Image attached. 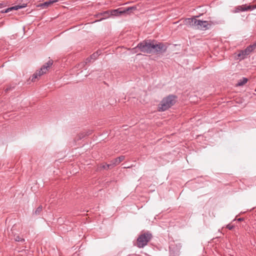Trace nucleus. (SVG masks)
Instances as JSON below:
<instances>
[{
    "instance_id": "nucleus-1",
    "label": "nucleus",
    "mask_w": 256,
    "mask_h": 256,
    "mask_svg": "<svg viewBox=\"0 0 256 256\" xmlns=\"http://www.w3.org/2000/svg\"><path fill=\"white\" fill-rule=\"evenodd\" d=\"M176 96L173 94L164 98L158 105V111L164 112L168 110L176 104Z\"/></svg>"
},
{
    "instance_id": "nucleus-2",
    "label": "nucleus",
    "mask_w": 256,
    "mask_h": 256,
    "mask_svg": "<svg viewBox=\"0 0 256 256\" xmlns=\"http://www.w3.org/2000/svg\"><path fill=\"white\" fill-rule=\"evenodd\" d=\"M154 42H155L154 40H145L139 43L135 48H138L140 52L144 53L152 54L154 51Z\"/></svg>"
},
{
    "instance_id": "nucleus-3",
    "label": "nucleus",
    "mask_w": 256,
    "mask_h": 256,
    "mask_svg": "<svg viewBox=\"0 0 256 256\" xmlns=\"http://www.w3.org/2000/svg\"><path fill=\"white\" fill-rule=\"evenodd\" d=\"M53 64V60H50L46 63L43 65L39 70H37L34 74H32L31 77V80L33 82L38 80L39 78L44 74H46L48 70V68Z\"/></svg>"
},
{
    "instance_id": "nucleus-4",
    "label": "nucleus",
    "mask_w": 256,
    "mask_h": 256,
    "mask_svg": "<svg viewBox=\"0 0 256 256\" xmlns=\"http://www.w3.org/2000/svg\"><path fill=\"white\" fill-rule=\"evenodd\" d=\"M53 64V60H50L46 63L43 65L39 70H37L34 74H32L31 77V80L33 82L38 80L39 78L44 74H46L48 70V68Z\"/></svg>"
},
{
    "instance_id": "nucleus-5",
    "label": "nucleus",
    "mask_w": 256,
    "mask_h": 256,
    "mask_svg": "<svg viewBox=\"0 0 256 256\" xmlns=\"http://www.w3.org/2000/svg\"><path fill=\"white\" fill-rule=\"evenodd\" d=\"M152 237V234L149 232L140 234L137 238V246L138 248H143L147 245Z\"/></svg>"
},
{
    "instance_id": "nucleus-6",
    "label": "nucleus",
    "mask_w": 256,
    "mask_h": 256,
    "mask_svg": "<svg viewBox=\"0 0 256 256\" xmlns=\"http://www.w3.org/2000/svg\"><path fill=\"white\" fill-rule=\"evenodd\" d=\"M215 23L216 22L212 21L201 20H198L196 24V28L203 30H208L212 26L214 25Z\"/></svg>"
},
{
    "instance_id": "nucleus-7",
    "label": "nucleus",
    "mask_w": 256,
    "mask_h": 256,
    "mask_svg": "<svg viewBox=\"0 0 256 256\" xmlns=\"http://www.w3.org/2000/svg\"><path fill=\"white\" fill-rule=\"evenodd\" d=\"M154 51L152 53L163 54L165 52L168 48L166 44L162 42H158V44H154V42L153 44Z\"/></svg>"
},
{
    "instance_id": "nucleus-8",
    "label": "nucleus",
    "mask_w": 256,
    "mask_h": 256,
    "mask_svg": "<svg viewBox=\"0 0 256 256\" xmlns=\"http://www.w3.org/2000/svg\"><path fill=\"white\" fill-rule=\"evenodd\" d=\"M195 18H187L184 20V23L188 26L196 28V24L198 22Z\"/></svg>"
},
{
    "instance_id": "nucleus-9",
    "label": "nucleus",
    "mask_w": 256,
    "mask_h": 256,
    "mask_svg": "<svg viewBox=\"0 0 256 256\" xmlns=\"http://www.w3.org/2000/svg\"><path fill=\"white\" fill-rule=\"evenodd\" d=\"M58 2V0H49L43 3L38 4L37 7L41 8H46L50 6L51 4Z\"/></svg>"
},
{
    "instance_id": "nucleus-10",
    "label": "nucleus",
    "mask_w": 256,
    "mask_h": 256,
    "mask_svg": "<svg viewBox=\"0 0 256 256\" xmlns=\"http://www.w3.org/2000/svg\"><path fill=\"white\" fill-rule=\"evenodd\" d=\"M26 6V4H22V5H17V6H14L8 8L4 10H2L1 12H2V13L8 12L11 10H18L20 8H25Z\"/></svg>"
},
{
    "instance_id": "nucleus-11",
    "label": "nucleus",
    "mask_w": 256,
    "mask_h": 256,
    "mask_svg": "<svg viewBox=\"0 0 256 256\" xmlns=\"http://www.w3.org/2000/svg\"><path fill=\"white\" fill-rule=\"evenodd\" d=\"M124 156H121L112 161V166H114L118 164L121 162L123 161L124 160Z\"/></svg>"
},
{
    "instance_id": "nucleus-12",
    "label": "nucleus",
    "mask_w": 256,
    "mask_h": 256,
    "mask_svg": "<svg viewBox=\"0 0 256 256\" xmlns=\"http://www.w3.org/2000/svg\"><path fill=\"white\" fill-rule=\"evenodd\" d=\"M100 55L99 52L98 51L94 52L93 54H92L90 57L88 58L86 60V64L90 62L91 61V60H96L98 56Z\"/></svg>"
},
{
    "instance_id": "nucleus-13",
    "label": "nucleus",
    "mask_w": 256,
    "mask_h": 256,
    "mask_svg": "<svg viewBox=\"0 0 256 256\" xmlns=\"http://www.w3.org/2000/svg\"><path fill=\"white\" fill-rule=\"evenodd\" d=\"M256 48V42L248 46L246 49H244V52L246 53L248 55L252 52Z\"/></svg>"
},
{
    "instance_id": "nucleus-14",
    "label": "nucleus",
    "mask_w": 256,
    "mask_h": 256,
    "mask_svg": "<svg viewBox=\"0 0 256 256\" xmlns=\"http://www.w3.org/2000/svg\"><path fill=\"white\" fill-rule=\"evenodd\" d=\"M248 55V54L244 52V50H241L237 54L238 59H239L240 60H244Z\"/></svg>"
},
{
    "instance_id": "nucleus-15",
    "label": "nucleus",
    "mask_w": 256,
    "mask_h": 256,
    "mask_svg": "<svg viewBox=\"0 0 256 256\" xmlns=\"http://www.w3.org/2000/svg\"><path fill=\"white\" fill-rule=\"evenodd\" d=\"M244 6H238L234 8V10L232 11L233 13H238L240 12H244Z\"/></svg>"
},
{
    "instance_id": "nucleus-16",
    "label": "nucleus",
    "mask_w": 256,
    "mask_h": 256,
    "mask_svg": "<svg viewBox=\"0 0 256 256\" xmlns=\"http://www.w3.org/2000/svg\"><path fill=\"white\" fill-rule=\"evenodd\" d=\"M248 81V79L246 78H242V79L240 80L237 84V86H242L246 84Z\"/></svg>"
},
{
    "instance_id": "nucleus-17",
    "label": "nucleus",
    "mask_w": 256,
    "mask_h": 256,
    "mask_svg": "<svg viewBox=\"0 0 256 256\" xmlns=\"http://www.w3.org/2000/svg\"><path fill=\"white\" fill-rule=\"evenodd\" d=\"M244 11H248V10H252L254 9V5L252 6H246V4H244Z\"/></svg>"
},
{
    "instance_id": "nucleus-18",
    "label": "nucleus",
    "mask_w": 256,
    "mask_h": 256,
    "mask_svg": "<svg viewBox=\"0 0 256 256\" xmlns=\"http://www.w3.org/2000/svg\"><path fill=\"white\" fill-rule=\"evenodd\" d=\"M14 239L16 242H24L25 241V240L24 238L20 237L19 236H16Z\"/></svg>"
},
{
    "instance_id": "nucleus-19",
    "label": "nucleus",
    "mask_w": 256,
    "mask_h": 256,
    "mask_svg": "<svg viewBox=\"0 0 256 256\" xmlns=\"http://www.w3.org/2000/svg\"><path fill=\"white\" fill-rule=\"evenodd\" d=\"M179 256V254L178 252H174V250H170V256Z\"/></svg>"
},
{
    "instance_id": "nucleus-20",
    "label": "nucleus",
    "mask_w": 256,
    "mask_h": 256,
    "mask_svg": "<svg viewBox=\"0 0 256 256\" xmlns=\"http://www.w3.org/2000/svg\"><path fill=\"white\" fill-rule=\"evenodd\" d=\"M112 164H104L102 166V168L104 169L108 170L110 168H112Z\"/></svg>"
},
{
    "instance_id": "nucleus-21",
    "label": "nucleus",
    "mask_w": 256,
    "mask_h": 256,
    "mask_svg": "<svg viewBox=\"0 0 256 256\" xmlns=\"http://www.w3.org/2000/svg\"><path fill=\"white\" fill-rule=\"evenodd\" d=\"M14 87H15V86H8L7 88L4 90V91L6 92H7L8 91L13 90L14 88Z\"/></svg>"
},
{
    "instance_id": "nucleus-22",
    "label": "nucleus",
    "mask_w": 256,
    "mask_h": 256,
    "mask_svg": "<svg viewBox=\"0 0 256 256\" xmlns=\"http://www.w3.org/2000/svg\"><path fill=\"white\" fill-rule=\"evenodd\" d=\"M226 228H228V230H232V229L234 228V226L233 225L230 224H228L226 226Z\"/></svg>"
},
{
    "instance_id": "nucleus-23",
    "label": "nucleus",
    "mask_w": 256,
    "mask_h": 256,
    "mask_svg": "<svg viewBox=\"0 0 256 256\" xmlns=\"http://www.w3.org/2000/svg\"><path fill=\"white\" fill-rule=\"evenodd\" d=\"M42 209H36L35 211H34V214H40V211H41Z\"/></svg>"
},
{
    "instance_id": "nucleus-24",
    "label": "nucleus",
    "mask_w": 256,
    "mask_h": 256,
    "mask_svg": "<svg viewBox=\"0 0 256 256\" xmlns=\"http://www.w3.org/2000/svg\"><path fill=\"white\" fill-rule=\"evenodd\" d=\"M101 15H102V16H104L106 17L108 15V13L106 12L102 14H101Z\"/></svg>"
},
{
    "instance_id": "nucleus-25",
    "label": "nucleus",
    "mask_w": 256,
    "mask_h": 256,
    "mask_svg": "<svg viewBox=\"0 0 256 256\" xmlns=\"http://www.w3.org/2000/svg\"><path fill=\"white\" fill-rule=\"evenodd\" d=\"M244 220V218H238V221H242V220Z\"/></svg>"
},
{
    "instance_id": "nucleus-26",
    "label": "nucleus",
    "mask_w": 256,
    "mask_h": 256,
    "mask_svg": "<svg viewBox=\"0 0 256 256\" xmlns=\"http://www.w3.org/2000/svg\"><path fill=\"white\" fill-rule=\"evenodd\" d=\"M2 6H3V4L0 3V8H2Z\"/></svg>"
},
{
    "instance_id": "nucleus-27",
    "label": "nucleus",
    "mask_w": 256,
    "mask_h": 256,
    "mask_svg": "<svg viewBox=\"0 0 256 256\" xmlns=\"http://www.w3.org/2000/svg\"><path fill=\"white\" fill-rule=\"evenodd\" d=\"M38 208H42V206H38Z\"/></svg>"
},
{
    "instance_id": "nucleus-28",
    "label": "nucleus",
    "mask_w": 256,
    "mask_h": 256,
    "mask_svg": "<svg viewBox=\"0 0 256 256\" xmlns=\"http://www.w3.org/2000/svg\"><path fill=\"white\" fill-rule=\"evenodd\" d=\"M254 8V9L256 8V4L254 5V8Z\"/></svg>"
},
{
    "instance_id": "nucleus-29",
    "label": "nucleus",
    "mask_w": 256,
    "mask_h": 256,
    "mask_svg": "<svg viewBox=\"0 0 256 256\" xmlns=\"http://www.w3.org/2000/svg\"><path fill=\"white\" fill-rule=\"evenodd\" d=\"M104 18H105L103 17V18H101L100 20H102V19H104Z\"/></svg>"
},
{
    "instance_id": "nucleus-30",
    "label": "nucleus",
    "mask_w": 256,
    "mask_h": 256,
    "mask_svg": "<svg viewBox=\"0 0 256 256\" xmlns=\"http://www.w3.org/2000/svg\"><path fill=\"white\" fill-rule=\"evenodd\" d=\"M255 208L254 207H253V208Z\"/></svg>"
}]
</instances>
